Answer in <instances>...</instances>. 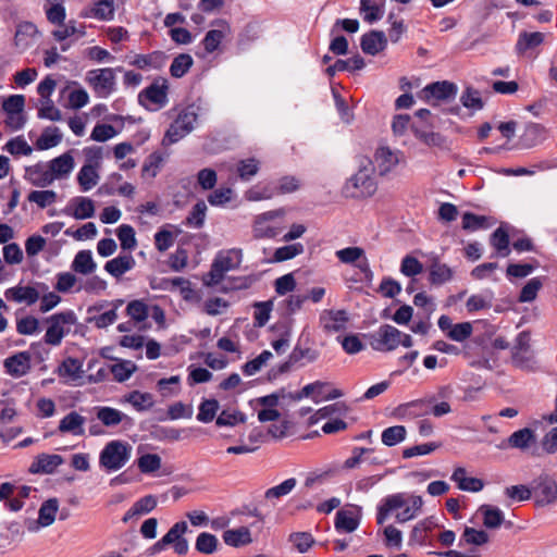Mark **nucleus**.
Wrapping results in <instances>:
<instances>
[{
    "label": "nucleus",
    "instance_id": "c756f323",
    "mask_svg": "<svg viewBox=\"0 0 557 557\" xmlns=\"http://www.w3.org/2000/svg\"><path fill=\"white\" fill-rule=\"evenodd\" d=\"M223 541L228 546L240 547L250 544L252 539L250 530L247 527H239L224 531Z\"/></svg>",
    "mask_w": 557,
    "mask_h": 557
},
{
    "label": "nucleus",
    "instance_id": "58836bf2",
    "mask_svg": "<svg viewBox=\"0 0 557 557\" xmlns=\"http://www.w3.org/2000/svg\"><path fill=\"white\" fill-rule=\"evenodd\" d=\"M490 243L495 248L499 257L509 256V235L503 226H499L492 233Z\"/></svg>",
    "mask_w": 557,
    "mask_h": 557
},
{
    "label": "nucleus",
    "instance_id": "7c9ffc66",
    "mask_svg": "<svg viewBox=\"0 0 557 557\" xmlns=\"http://www.w3.org/2000/svg\"><path fill=\"white\" fill-rule=\"evenodd\" d=\"M187 530L188 525L185 521L174 523L169 530V532H174L176 536H173L174 540L170 545L173 546V550L180 556L186 555L189 549L188 541L183 536Z\"/></svg>",
    "mask_w": 557,
    "mask_h": 557
},
{
    "label": "nucleus",
    "instance_id": "f257e3e1",
    "mask_svg": "<svg viewBox=\"0 0 557 557\" xmlns=\"http://www.w3.org/2000/svg\"><path fill=\"white\" fill-rule=\"evenodd\" d=\"M374 171L373 162L363 157L359 162L358 172L352 175L343 187V193L348 198H367L376 191V183L372 176Z\"/></svg>",
    "mask_w": 557,
    "mask_h": 557
},
{
    "label": "nucleus",
    "instance_id": "4c0bfd02",
    "mask_svg": "<svg viewBox=\"0 0 557 557\" xmlns=\"http://www.w3.org/2000/svg\"><path fill=\"white\" fill-rule=\"evenodd\" d=\"M97 419L108 428L116 426L120 424L126 417L120 410L112 407H98L96 412Z\"/></svg>",
    "mask_w": 557,
    "mask_h": 557
},
{
    "label": "nucleus",
    "instance_id": "423d86ee",
    "mask_svg": "<svg viewBox=\"0 0 557 557\" xmlns=\"http://www.w3.org/2000/svg\"><path fill=\"white\" fill-rule=\"evenodd\" d=\"M86 82L98 97L106 98L115 89V73L111 67L90 70L86 74Z\"/></svg>",
    "mask_w": 557,
    "mask_h": 557
},
{
    "label": "nucleus",
    "instance_id": "a878e982",
    "mask_svg": "<svg viewBox=\"0 0 557 557\" xmlns=\"http://www.w3.org/2000/svg\"><path fill=\"white\" fill-rule=\"evenodd\" d=\"M29 355L26 351L7 358L4 361L7 372L15 377L26 374L29 370Z\"/></svg>",
    "mask_w": 557,
    "mask_h": 557
},
{
    "label": "nucleus",
    "instance_id": "4d7b16f0",
    "mask_svg": "<svg viewBox=\"0 0 557 557\" xmlns=\"http://www.w3.org/2000/svg\"><path fill=\"white\" fill-rule=\"evenodd\" d=\"M288 541L301 554L307 553L315 542L309 532L292 533L288 537Z\"/></svg>",
    "mask_w": 557,
    "mask_h": 557
},
{
    "label": "nucleus",
    "instance_id": "39448f33",
    "mask_svg": "<svg viewBox=\"0 0 557 557\" xmlns=\"http://www.w3.org/2000/svg\"><path fill=\"white\" fill-rule=\"evenodd\" d=\"M240 258V249H232L226 253H219L208 273L209 280H206L205 283L209 286L219 284L223 280L225 272L235 269L239 264Z\"/></svg>",
    "mask_w": 557,
    "mask_h": 557
},
{
    "label": "nucleus",
    "instance_id": "603ef678",
    "mask_svg": "<svg viewBox=\"0 0 557 557\" xmlns=\"http://www.w3.org/2000/svg\"><path fill=\"white\" fill-rule=\"evenodd\" d=\"M460 102L465 108L475 111L483 109L484 106L480 91L471 86L465 89L460 96Z\"/></svg>",
    "mask_w": 557,
    "mask_h": 557
},
{
    "label": "nucleus",
    "instance_id": "ddd939ff",
    "mask_svg": "<svg viewBox=\"0 0 557 557\" xmlns=\"http://www.w3.org/2000/svg\"><path fill=\"white\" fill-rule=\"evenodd\" d=\"M319 320L326 333H333L344 331L349 318L345 310H323Z\"/></svg>",
    "mask_w": 557,
    "mask_h": 557
},
{
    "label": "nucleus",
    "instance_id": "e433bc0d",
    "mask_svg": "<svg viewBox=\"0 0 557 557\" xmlns=\"http://www.w3.org/2000/svg\"><path fill=\"white\" fill-rule=\"evenodd\" d=\"M58 372L60 376L69 377L72 382H75L83 376V364L78 359L69 357L63 360Z\"/></svg>",
    "mask_w": 557,
    "mask_h": 557
},
{
    "label": "nucleus",
    "instance_id": "c9c22d12",
    "mask_svg": "<svg viewBox=\"0 0 557 557\" xmlns=\"http://www.w3.org/2000/svg\"><path fill=\"white\" fill-rule=\"evenodd\" d=\"M62 140V134L55 126L46 127L36 141L38 150H47L58 146Z\"/></svg>",
    "mask_w": 557,
    "mask_h": 557
},
{
    "label": "nucleus",
    "instance_id": "4be33fe9",
    "mask_svg": "<svg viewBox=\"0 0 557 557\" xmlns=\"http://www.w3.org/2000/svg\"><path fill=\"white\" fill-rule=\"evenodd\" d=\"M63 462L60 455L40 454L30 466L33 473H47L50 474Z\"/></svg>",
    "mask_w": 557,
    "mask_h": 557
},
{
    "label": "nucleus",
    "instance_id": "1a4fd4ad",
    "mask_svg": "<svg viewBox=\"0 0 557 557\" xmlns=\"http://www.w3.org/2000/svg\"><path fill=\"white\" fill-rule=\"evenodd\" d=\"M405 161L404 153L399 150H392L389 147H379L374 154L373 168L380 175H386L392 172L400 162Z\"/></svg>",
    "mask_w": 557,
    "mask_h": 557
},
{
    "label": "nucleus",
    "instance_id": "412c9836",
    "mask_svg": "<svg viewBox=\"0 0 557 557\" xmlns=\"http://www.w3.org/2000/svg\"><path fill=\"white\" fill-rule=\"evenodd\" d=\"M75 162L71 151H67L48 163L49 171L53 174V180L69 175L74 169Z\"/></svg>",
    "mask_w": 557,
    "mask_h": 557
},
{
    "label": "nucleus",
    "instance_id": "0eeeda50",
    "mask_svg": "<svg viewBox=\"0 0 557 557\" xmlns=\"http://www.w3.org/2000/svg\"><path fill=\"white\" fill-rule=\"evenodd\" d=\"M532 496L537 506H547L557 500V482L548 474L543 473L532 483Z\"/></svg>",
    "mask_w": 557,
    "mask_h": 557
},
{
    "label": "nucleus",
    "instance_id": "09e8293b",
    "mask_svg": "<svg viewBox=\"0 0 557 557\" xmlns=\"http://www.w3.org/2000/svg\"><path fill=\"white\" fill-rule=\"evenodd\" d=\"M359 521L350 511L339 510L336 512L335 528L337 531L354 532L358 528Z\"/></svg>",
    "mask_w": 557,
    "mask_h": 557
},
{
    "label": "nucleus",
    "instance_id": "a19ab883",
    "mask_svg": "<svg viewBox=\"0 0 557 557\" xmlns=\"http://www.w3.org/2000/svg\"><path fill=\"white\" fill-rule=\"evenodd\" d=\"M74 210L71 213L77 220H84L94 216L95 205L94 201L87 197H76L72 200Z\"/></svg>",
    "mask_w": 557,
    "mask_h": 557
},
{
    "label": "nucleus",
    "instance_id": "a211bd4d",
    "mask_svg": "<svg viewBox=\"0 0 557 557\" xmlns=\"http://www.w3.org/2000/svg\"><path fill=\"white\" fill-rule=\"evenodd\" d=\"M387 39L383 32L371 30L361 37L360 46L364 53L376 55L386 48Z\"/></svg>",
    "mask_w": 557,
    "mask_h": 557
},
{
    "label": "nucleus",
    "instance_id": "a18cd8bd",
    "mask_svg": "<svg viewBox=\"0 0 557 557\" xmlns=\"http://www.w3.org/2000/svg\"><path fill=\"white\" fill-rule=\"evenodd\" d=\"M125 400L129 403L137 411L149 410L153 404V397L150 393H141L139 391H133L125 396Z\"/></svg>",
    "mask_w": 557,
    "mask_h": 557
},
{
    "label": "nucleus",
    "instance_id": "f704fd0d",
    "mask_svg": "<svg viewBox=\"0 0 557 557\" xmlns=\"http://www.w3.org/2000/svg\"><path fill=\"white\" fill-rule=\"evenodd\" d=\"M414 136L429 147L447 148L446 138L440 133L424 131L418 126H411Z\"/></svg>",
    "mask_w": 557,
    "mask_h": 557
},
{
    "label": "nucleus",
    "instance_id": "aec40b11",
    "mask_svg": "<svg viewBox=\"0 0 557 557\" xmlns=\"http://www.w3.org/2000/svg\"><path fill=\"white\" fill-rule=\"evenodd\" d=\"M8 300L15 302H26L28 306L34 305L39 299V292L33 286H15L5 290Z\"/></svg>",
    "mask_w": 557,
    "mask_h": 557
},
{
    "label": "nucleus",
    "instance_id": "774afa93",
    "mask_svg": "<svg viewBox=\"0 0 557 557\" xmlns=\"http://www.w3.org/2000/svg\"><path fill=\"white\" fill-rule=\"evenodd\" d=\"M337 259L345 264H356L363 256L364 250L361 247H347L335 252Z\"/></svg>",
    "mask_w": 557,
    "mask_h": 557
},
{
    "label": "nucleus",
    "instance_id": "680f3d73",
    "mask_svg": "<svg viewBox=\"0 0 557 557\" xmlns=\"http://www.w3.org/2000/svg\"><path fill=\"white\" fill-rule=\"evenodd\" d=\"M206 212H207V205L205 203V201H202V200L198 201L193 207L190 213L186 218L185 224L187 226H193L196 228L202 227V225L205 223Z\"/></svg>",
    "mask_w": 557,
    "mask_h": 557
},
{
    "label": "nucleus",
    "instance_id": "49530a36",
    "mask_svg": "<svg viewBox=\"0 0 557 557\" xmlns=\"http://www.w3.org/2000/svg\"><path fill=\"white\" fill-rule=\"evenodd\" d=\"M543 40H544V34H542L540 32H534V33L522 32L519 35V38H518V41L516 45L517 51L520 53H523L529 49H533V48L540 46L543 42Z\"/></svg>",
    "mask_w": 557,
    "mask_h": 557
},
{
    "label": "nucleus",
    "instance_id": "393cba45",
    "mask_svg": "<svg viewBox=\"0 0 557 557\" xmlns=\"http://www.w3.org/2000/svg\"><path fill=\"white\" fill-rule=\"evenodd\" d=\"M27 180L37 187H46L52 184L53 174L47 169L46 165L37 163L26 169Z\"/></svg>",
    "mask_w": 557,
    "mask_h": 557
},
{
    "label": "nucleus",
    "instance_id": "69168bd1",
    "mask_svg": "<svg viewBox=\"0 0 557 557\" xmlns=\"http://www.w3.org/2000/svg\"><path fill=\"white\" fill-rule=\"evenodd\" d=\"M141 473H152L161 468V457L157 454H145L137 459Z\"/></svg>",
    "mask_w": 557,
    "mask_h": 557
},
{
    "label": "nucleus",
    "instance_id": "6e6d98bb",
    "mask_svg": "<svg viewBox=\"0 0 557 557\" xmlns=\"http://www.w3.org/2000/svg\"><path fill=\"white\" fill-rule=\"evenodd\" d=\"M253 307H255V312H253L255 325L262 327L268 323V321L270 319V314L273 309V300L258 301V302H255Z\"/></svg>",
    "mask_w": 557,
    "mask_h": 557
},
{
    "label": "nucleus",
    "instance_id": "ea45409f",
    "mask_svg": "<svg viewBox=\"0 0 557 557\" xmlns=\"http://www.w3.org/2000/svg\"><path fill=\"white\" fill-rule=\"evenodd\" d=\"M488 542H490V535L486 531L478 530V529H474L471 527H466L462 532L459 545L461 546V545L466 544V545L481 546V545L487 544Z\"/></svg>",
    "mask_w": 557,
    "mask_h": 557
},
{
    "label": "nucleus",
    "instance_id": "37998d69",
    "mask_svg": "<svg viewBox=\"0 0 557 557\" xmlns=\"http://www.w3.org/2000/svg\"><path fill=\"white\" fill-rule=\"evenodd\" d=\"M98 180L99 175L96 171V166L90 163L85 164L77 175V181L83 191H87L96 186Z\"/></svg>",
    "mask_w": 557,
    "mask_h": 557
},
{
    "label": "nucleus",
    "instance_id": "338daca9",
    "mask_svg": "<svg viewBox=\"0 0 557 557\" xmlns=\"http://www.w3.org/2000/svg\"><path fill=\"white\" fill-rule=\"evenodd\" d=\"M297 481L294 478L287 479L281 484L270 487L265 491L264 497L267 499L281 498L289 494L296 486Z\"/></svg>",
    "mask_w": 557,
    "mask_h": 557
},
{
    "label": "nucleus",
    "instance_id": "5fc2aeb1",
    "mask_svg": "<svg viewBox=\"0 0 557 557\" xmlns=\"http://www.w3.org/2000/svg\"><path fill=\"white\" fill-rule=\"evenodd\" d=\"M114 11L113 0H98L94 3V8L91 9L92 15L101 21L113 20Z\"/></svg>",
    "mask_w": 557,
    "mask_h": 557
},
{
    "label": "nucleus",
    "instance_id": "72a5a7b5",
    "mask_svg": "<svg viewBox=\"0 0 557 557\" xmlns=\"http://www.w3.org/2000/svg\"><path fill=\"white\" fill-rule=\"evenodd\" d=\"M530 350V334L529 332H521L518 334L516 338V344L511 350V357L512 362L516 366L521 367L527 358L524 357V354L529 352Z\"/></svg>",
    "mask_w": 557,
    "mask_h": 557
},
{
    "label": "nucleus",
    "instance_id": "052dcab7",
    "mask_svg": "<svg viewBox=\"0 0 557 557\" xmlns=\"http://www.w3.org/2000/svg\"><path fill=\"white\" fill-rule=\"evenodd\" d=\"M121 247L124 250H132L137 246L134 228L128 224H122L116 231Z\"/></svg>",
    "mask_w": 557,
    "mask_h": 557
},
{
    "label": "nucleus",
    "instance_id": "7ed1b4c3",
    "mask_svg": "<svg viewBox=\"0 0 557 557\" xmlns=\"http://www.w3.org/2000/svg\"><path fill=\"white\" fill-rule=\"evenodd\" d=\"M49 324L45 343L51 346H59L63 337L70 332V326L76 323V315L72 310L52 314L46 319Z\"/></svg>",
    "mask_w": 557,
    "mask_h": 557
},
{
    "label": "nucleus",
    "instance_id": "bb28decb",
    "mask_svg": "<svg viewBox=\"0 0 557 557\" xmlns=\"http://www.w3.org/2000/svg\"><path fill=\"white\" fill-rule=\"evenodd\" d=\"M466 474V469L458 467L454 470L451 480L457 483L459 490L468 492H480L484 486L483 481L478 478H468Z\"/></svg>",
    "mask_w": 557,
    "mask_h": 557
},
{
    "label": "nucleus",
    "instance_id": "f3484780",
    "mask_svg": "<svg viewBox=\"0 0 557 557\" xmlns=\"http://www.w3.org/2000/svg\"><path fill=\"white\" fill-rule=\"evenodd\" d=\"M394 416L398 419H416L428 416V396L399 405L395 408Z\"/></svg>",
    "mask_w": 557,
    "mask_h": 557
},
{
    "label": "nucleus",
    "instance_id": "9b49d317",
    "mask_svg": "<svg viewBox=\"0 0 557 557\" xmlns=\"http://www.w3.org/2000/svg\"><path fill=\"white\" fill-rule=\"evenodd\" d=\"M168 81L159 77L139 94V102L144 103V100H147L158 108H162L168 103Z\"/></svg>",
    "mask_w": 557,
    "mask_h": 557
},
{
    "label": "nucleus",
    "instance_id": "13d9d810",
    "mask_svg": "<svg viewBox=\"0 0 557 557\" xmlns=\"http://www.w3.org/2000/svg\"><path fill=\"white\" fill-rule=\"evenodd\" d=\"M543 286V281L541 277H533L522 287L518 300L520 302H531L533 301L539 290Z\"/></svg>",
    "mask_w": 557,
    "mask_h": 557
},
{
    "label": "nucleus",
    "instance_id": "4468645a",
    "mask_svg": "<svg viewBox=\"0 0 557 557\" xmlns=\"http://www.w3.org/2000/svg\"><path fill=\"white\" fill-rule=\"evenodd\" d=\"M478 513L482 517V524L488 530L499 529L503 524L506 528L511 527V522L505 521L504 512L496 506L493 505H481L478 509Z\"/></svg>",
    "mask_w": 557,
    "mask_h": 557
},
{
    "label": "nucleus",
    "instance_id": "864d4df0",
    "mask_svg": "<svg viewBox=\"0 0 557 557\" xmlns=\"http://www.w3.org/2000/svg\"><path fill=\"white\" fill-rule=\"evenodd\" d=\"M360 11L363 14V20L370 24L383 16V10L374 0H360Z\"/></svg>",
    "mask_w": 557,
    "mask_h": 557
},
{
    "label": "nucleus",
    "instance_id": "20e7f679",
    "mask_svg": "<svg viewBox=\"0 0 557 557\" xmlns=\"http://www.w3.org/2000/svg\"><path fill=\"white\" fill-rule=\"evenodd\" d=\"M196 121L197 114L194 111L185 109L180 112L177 117L173 121V123H171L170 127L165 132L162 139V145L170 146L180 141L194 129V124Z\"/></svg>",
    "mask_w": 557,
    "mask_h": 557
},
{
    "label": "nucleus",
    "instance_id": "de8ad7c7",
    "mask_svg": "<svg viewBox=\"0 0 557 557\" xmlns=\"http://www.w3.org/2000/svg\"><path fill=\"white\" fill-rule=\"evenodd\" d=\"M194 60L188 53H181L174 58L171 66L170 74L172 77H183L193 66Z\"/></svg>",
    "mask_w": 557,
    "mask_h": 557
},
{
    "label": "nucleus",
    "instance_id": "6e6552de",
    "mask_svg": "<svg viewBox=\"0 0 557 557\" xmlns=\"http://www.w3.org/2000/svg\"><path fill=\"white\" fill-rule=\"evenodd\" d=\"M400 331L393 325L384 324L369 335L370 345L377 351H393L398 347Z\"/></svg>",
    "mask_w": 557,
    "mask_h": 557
},
{
    "label": "nucleus",
    "instance_id": "3c124183",
    "mask_svg": "<svg viewBox=\"0 0 557 557\" xmlns=\"http://www.w3.org/2000/svg\"><path fill=\"white\" fill-rule=\"evenodd\" d=\"M406 428L403 425H394L382 432L381 440L386 446H395L406 438Z\"/></svg>",
    "mask_w": 557,
    "mask_h": 557
},
{
    "label": "nucleus",
    "instance_id": "2eb2a0df",
    "mask_svg": "<svg viewBox=\"0 0 557 557\" xmlns=\"http://www.w3.org/2000/svg\"><path fill=\"white\" fill-rule=\"evenodd\" d=\"M406 504H407V499L405 497V494H403V493L392 494V495H388L385 498H383L381 500V504L377 507V512H376L377 524H383L393 511L405 507Z\"/></svg>",
    "mask_w": 557,
    "mask_h": 557
},
{
    "label": "nucleus",
    "instance_id": "0e129e2a",
    "mask_svg": "<svg viewBox=\"0 0 557 557\" xmlns=\"http://www.w3.org/2000/svg\"><path fill=\"white\" fill-rule=\"evenodd\" d=\"M27 200L44 209L57 200V193L53 190H33L28 194Z\"/></svg>",
    "mask_w": 557,
    "mask_h": 557
},
{
    "label": "nucleus",
    "instance_id": "cd10ccee",
    "mask_svg": "<svg viewBox=\"0 0 557 557\" xmlns=\"http://www.w3.org/2000/svg\"><path fill=\"white\" fill-rule=\"evenodd\" d=\"M135 267V259L132 255H122L109 260L104 270L112 276L119 278Z\"/></svg>",
    "mask_w": 557,
    "mask_h": 557
},
{
    "label": "nucleus",
    "instance_id": "dca6fc26",
    "mask_svg": "<svg viewBox=\"0 0 557 557\" xmlns=\"http://www.w3.org/2000/svg\"><path fill=\"white\" fill-rule=\"evenodd\" d=\"M451 387L449 385L441 386L437 391V395L428 396V416L432 414L435 418H441L451 412L449 403L443 400L438 401V398H446L451 394Z\"/></svg>",
    "mask_w": 557,
    "mask_h": 557
},
{
    "label": "nucleus",
    "instance_id": "f8f14e48",
    "mask_svg": "<svg viewBox=\"0 0 557 557\" xmlns=\"http://www.w3.org/2000/svg\"><path fill=\"white\" fill-rule=\"evenodd\" d=\"M435 527H437V524L433 521L431 517L419 521L410 531L408 545L432 546L433 541L430 533Z\"/></svg>",
    "mask_w": 557,
    "mask_h": 557
},
{
    "label": "nucleus",
    "instance_id": "9d476101",
    "mask_svg": "<svg viewBox=\"0 0 557 557\" xmlns=\"http://www.w3.org/2000/svg\"><path fill=\"white\" fill-rule=\"evenodd\" d=\"M458 87L456 84L442 81L426 85L421 91L419 97L425 101L434 100H449L454 99L457 95Z\"/></svg>",
    "mask_w": 557,
    "mask_h": 557
},
{
    "label": "nucleus",
    "instance_id": "6ab92c4d",
    "mask_svg": "<svg viewBox=\"0 0 557 557\" xmlns=\"http://www.w3.org/2000/svg\"><path fill=\"white\" fill-rule=\"evenodd\" d=\"M85 417L79 414L77 411H71L63 419H61L58 431L63 434L70 433L74 436H83L85 434Z\"/></svg>",
    "mask_w": 557,
    "mask_h": 557
},
{
    "label": "nucleus",
    "instance_id": "c85d7f7f",
    "mask_svg": "<svg viewBox=\"0 0 557 557\" xmlns=\"http://www.w3.org/2000/svg\"><path fill=\"white\" fill-rule=\"evenodd\" d=\"M536 441L535 433L529 428L520 429L513 432L507 438V445L511 448L525 450L531 447Z\"/></svg>",
    "mask_w": 557,
    "mask_h": 557
},
{
    "label": "nucleus",
    "instance_id": "8fccbe9b",
    "mask_svg": "<svg viewBox=\"0 0 557 557\" xmlns=\"http://www.w3.org/2000/svg\"><path fill=\"white\" fill-rule=\"evenodd\" d=\"M304 245L300 243L286 245L275 249L272 261L283 262L295 258L304 252Z\"/></svg>",
    "mask_w": 557,
    "mask_h": 557
},
{
    "label": "nucleus",
    "instance_id": "2f4dec72",
    "mask_svg": "<svg viewBox=\"0 0 557 557\" xmlns=\"http://www.w3.org/2000/svg\"><path fill=\"white\" fill-rule=\"evenodd\" d=\"M453 278V270L438 259H434L430 265L429 281L433 285H443Z\"/></svg>",
    "mask_w": 557,
    "mask_h": 557
},
{
    "label": "nucleus",
    "instance_id": "bf43d9fd",
    "mask_svg": "<svg viewBox=\"0 0 557 557\" xmlns=\"http://www.w3.org/2000/svg\"><path fill=\"white\" fill-rule=\"evenodd\" d=\"M260 163L257 159L248 158L237 163V173L242 181H249L258 173Z\"/></svg>",
    "mask_w": 557,
    "mask_h": 557
},
{
    "label": "nucleus",
    "instance_id": "c03bdc74",
    "mask_svg": "<svg viewBox=\"0 0 557 557\" xmlns=\"http://www.w3.org/2000/svg\"><path fill=\"white\" fill-rule=\"evenodd\" d=\"M219 540L214 534L209 532H201L195 542V548L198 553L211 555L216 552Z\"/></svg>",
    "mask_w": 557,
    "mask_h": 557
},
{
    "label": "nucleus",
    "instance_id": "5701e85b",
    "mask_svg": "<svg viewBox=\"0 0 557 557\" xmlns=\"http://www.w3.org/2000/svg\"><path fill=\"white\" fill-rule=\"evenodd\" d=\"M166 60V55L162 51H153L148 54H136L131 62L133 66L139 70L161 69Z\"/></svg>",
    "mask_w": 557,
    "mask_h": 557
},
{
    "label": "nucleus",
    "instance_id": "f03ea898",
    "mask_svg": "<svg viewBox=\"0 0 557 557\" xmlns=\"http://www.w3.org/2000/svg\"><path fill=\"white\" fill-rule=\"evenodd\" d=\"M132 447L122 441H111L100 453L99 463L108 471H116L125 466L131 457Z\"/></svg>",
    "mask_w": 557,
    "mask_h": 557
},
{
    "label": "nucleus",
    "instance_id": "473e14b6",
    "mask_svg": "<svg viewBox=\"0 0 557 557\" xmlns=\"http://www.w3.org/2000/svg\"><path fill=\"white\" fill-rule=\"evenodd\" d=\"M96 268L97 264L92 259L90 250L78 251L72 262L73 271L84 275L92 273L96 270Z\"/></svg>",
    "mask_w": 557,
    "mask_h": 557
},
{
    "label": "nucleus",
    "instance_id": "79ce46f5",
    "mask_svg": "<svg viewBox=\"0 0 557 557\" xmlns=\"http://www.w3.org/2000/svg\"><path fill=\"white\" fill-rule=\"evenodd\" d=\"M59 508L57 498H50L42 503L38 512V522L42 527L51 525L55 520V515Z\"/></svg>",
    "mask_w": 557,
    "mask_h": 557
},
{
    "label": "nucleus",
    "instance_id": "e2e57ef3",
    "mask_svg": "<svg viewBox=\"0 0 557 557\" xmlns=\"http://www.w3.org/2000/svg\"><path fill=\"white\" fill-rule=\"evenodd\" d=\"M490 227L488 219L484 215H476L471 212H466L462 215V228L466 231H478L481 228Z\"/></svg>",
    "mask_w": 557,
    "mask_h": 557
},
{
    "label": "nucleus",
    "instance_id": "b1692460",
    "mask_svg": "<svg viewBox=\"0 0 557 557\" xmlns=\"http://www.w3.org/2000/svg\"><path fill=\"white\" fill-rule=\"evenodd\" d=\"M38 34L37 26L32 22L20 23L14 36V45L20 50H25L32 45V39Z\"/></svg>",
    "mask_w": 557,
    "mask_h": 557
}]
</instances>
